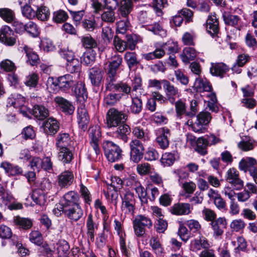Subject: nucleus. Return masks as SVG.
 I'll return each instance as SVG.
<instances>
[{
	"label": "nucleus",
	"mask_w": 257,
	"mask_h": 257,
	"mask_svg": "<svg viewBox=\"0 0 257 257\" xmlns=\"http://www.w3.org/2000/svg\"><path fill=\"white\" fill-rule=\"evenodd\" d=\"M127 119L126 114L115 108H110L106 114V125L108 128L116 127L124 123Z\"/></svg>",
	"instance_id": "nucleus-1"
},
{
	"label": "nucleus",
	"mask_w": 257,
	"mask_h": 257,
	"mask_svg": "<svg viewBox=\"0 0 257 257\" xmlns=\"http://www.w3.org/2000/svg\"><path fill=\"white\" fill-rule=\"evenodd\" d=\"M135 235L138 237L143 236L146 229L151 228L153 223L151 219L144 215H137L133 221Z\"/></svg>",
	"instance_id": "nucleus-2"
},
{
	"label": "nucleus",
	"mask_w": 257,
	"mask_h": 257,
	"mask_svg": "<svg viewBox=\"0 0 257 257\" xmlns=\"http://www.w3.org/2000/svg\"><path fill=\"white\" fill-rule=\"evenodd\" d=\"M103 148L105 155L109 162H115L122 159L121 149L112 142L109 141L104 142Z\"/></svg>",
	"instance_id": "nucleus-3"
},
{
	"label": "nucleus",
	"mask_w": 257,
	"mask_h": 257,
	"mask_svg": "<svg viewBox=\"0 0 257 257\" xmlns=\"http://www.w3.org/2000/svg\"><path fill=\"white\" fill-rule=\"evenodd\" d=\"M122 63V57L116 53L112 55L107 62V67L105 68L106 81L114 78H117V72Z\"/></svg>",
	"instance_id": "nucleus-4"
},
{
	"label": "nucleus",
	"mask_w": 257,
	"mask_h": 257,
	"mask_svg": "<svg viewBox=\"0 0 257 257\" xmlns=\"http://www.w3.org/2000/svg\"><path fill=\"white\" fill-rule=\"evenodd\" d=\"M131 160L138 163L143 158L145 148L142 143L138 139L132 140L130 144Z\"/></svg>",
	"instance_id": "nucleus-5"
},
{
	"label": "nucleus",
	"mask_w": 257,
	"mask_h": 257,
	"mask_svg": "<svg viewBox=\"0 0 257 257\" xmlns=\"http://www.w3.org/2000/svg\"><path fill=\"white\" fill-rule=\"evenodd\" d=\"M162 84L167 100L171 104H174L176 99L181 95L180 90L177 87L166 79L162 80Z\"/></svg>",
	"instance_id": "nucleus-6"
},
{
	"label": "nucleus",
	"mask_w": 257,
	"mask_h": 257,
	"mask_svg": "<svg viewBox=\"0 0 257 257\" xmlns=\"http://www.w3.org/2000/svg\"><path fill=\"white\" fill-rule=\"evenodd\" d=\"M212 117L209 112H200L197 116L196 121L192 124V130L196 133H203L205 130L204 126L208 124Z\"/></svg>",
	"instance_id": "nucleus-7"
},
{
	"label": "nucleus",
	"mask_w": 257,
	"mask_h": 257,
	"mask_svg": "<svg viewBox=\"0 0 257 257\" xmlns=\"http://www.w3.org/2000/svg\"><path fill=\"white\" fill-rule=\"evenodd\" d=\"M90 144L93 148L96 155L100 153L99 142L101 138L100 128L98 125H94L88 130Z\"/></svg>",
	"instance_id": "nucleus-8"
},
{
	"label": "nucleus",
	"mask_w": 257,
	"mask_h": 257,
	"mask_svg": "<svg viewBox=\"0 0 257 257\" xmlns=\"http://www.w3.org/2000/svg\"><path fill=\"white\" fill-rule=\"evenodd\" d=\"M58 87L60 91L65 93H69L70 90H73L76 80L74 79L72 75L66 74L58 77Z\"/></svg>",
	"instance_id": "nucleus-9"
},
{
	"label": "nucleus",
	"mask_w": 257,
	"mask_h": 257,
	"mask_svg": "<svg viewBox=\"0 0 257 257\" xmlns=\"http://www.w3.org/2000/svg\"><path fill=\"white\" fill-rule=\"evenodd\" d=\"M0 42L8 46H13L16 44V36L10 27L5 25L0 29Z\"/></svg>",
	"instance_id": "nucleus-10"
},
{
	"label": "nucleus",
	"mask_w": 257,
	"mask_h": 257,
	"mask_svg": "<svg viewBox=\"0 0 257 257\" xmlns=\"http://www.w3.org/2000/svg\"><path fill=\"white\" fill-rule=\"evenodd\" d=\"M225 179L236 190H240L243 186V181L240 178L238 171L234 168L227 170Z\"/></svg>",
	"instance_id": "nucleus-11"
},
{
	"label": "nucleus",
	"mask_w": 257,
	"mask_h": 257,
	"mask_svg": "<svg viewBox=\"0 0 257 257\" xmlns=\"http://www.w3.org/2000/svg\"><path fill=\"white\" fill-rule=\"evenodd\" d=\"M117 78H114L106 81V89L109 91H119L126 94L131 93L132 88L126 83H116Z\"/></svg>",
	"instance_id": "nucleus-12"
},
{
	"label": "nucleus",
	"mask_w": 257,
	"mask_h": 257,
	"mask_svg": "<svg viewBox=\"0 0 257 257\" xmlns=\"http://www.w3.org/2000/svg\"><path fill=\"white\" fill-rule=\"evenodd\" d=\"M65 208V215L72 222H76L83 215V211L80 204L67 207Z\"/></svg>",
	"instance_id": "nucleus-13"
},
{
	"label": "nucleus",
	"mask_w": 257,
	"mask_h": 257,
	"mask_svg": "<svg viewBox=\"0 0 257 257\" xmlns=\"http://www.w3.org/2000/svg\"><path fill=\"white\" fill-rule=\"evenodd\" d=\"M157 136L156 140L159 147L163 150L167 149L169 145L170 130L167 128H160L157 132Z\"/></svg>",
	"instance_id": "nucleus-14"
},
{
	"label": "nucleus",
	"mask_w": 257,
	"mask_h": 257,
	"mask_svg": "<svg viewBox=\"0 0 257 257\" xmlns=\"http://www.w3.org/2000/svg\"><path fill=\"white\" fill-rule=\"evenodd\" d=\"M77 120L79 128L83 131L86 130L90 121V118L88 111L83 105H80L78 108Z\"/></svg>",
	"instance_id": "nucleus-15"
},
{
	"label": "nucleus",
	"mask_w": 257,
	"mask_h": 257,
	"mask_svg": "<svg viewBox=\"0 0 257 257\" xmlns=\"http://www.w3.org/2000/svg\"><path fill=\"white\" fill-rule=\"evenodd\" d=\"M103 74L102 69L98 67L94 66L90 69L88 76L92 85L99 86L103 80Z\"/></svg>",
	"instance_id": "nucleus-16"
},
{
	"label": "nucleus",
	"mask_w": 257,
	"mask_h": 257,
	"mask_svg": "<svg viewBox=\"0 0 257 257\" xmlns=\"http://www.w3.org/2000/svg\"><path fill=\"white\" fill-rule=\"evenodd\" d=\"M79 196L73 191H70L65 193L61 200L62 205L65 207L72 206L80 204L79 203Z\"/></svg>",
	"instance_id": "nucleus-17"
},
{
	"label": "nucleus",
	"mask_w": 257,
	"mask_h": 257,
	"mask_svg": "<svg viewBox=\"0 0 257 257\" xmlns=\"http://www.w3.org/2000/svg\"><path fill=\"white\" fill-rule=\"evenodd\" d=\"M117 7L118 18H128L133 8L132 0H121Z\"/></svg>",
	"instance_id": "nucleus-18"
},
{
	"label": "nucleus",
	"mask_w": 257,
	"mask_h": 257,
	"mask_svg": "<svg viewBox=\"0 0 257 257\" xmlns=\"http://www.w3.org/2000/svg\"><path fill=\"white\" fill-rule=\"evenodd\" d=\"M192 208L188 203H177L174 204L170 208V212L172 214L178 216L186 215L191 212Z\"/></svg>",
	"instance_id": "nucleus-19"
},
{
	"label": "nucleus",
	"mask_w": 257,
	"mask_h": 257,
	"mask_svg": "<svg viewBox=\"0 0 257 257\" xmlns=\"http://www.w3.org/2000/svg\"><path fill=\"white\" fill-rule=\"evenodd\" d=\"M206 29L211 36L217 35L219 32V22L215 14L208 16L206 23Z\"/></svg>",
	"instance_id": "nucleus-20"
},
{
	"label": "nucleus",
	"mask_w": 257,
	"mask_h": 257,
	"mask_svg": "<svg viewBox=\"0 0 257 257\" xmlns=\"http://www.w3.org/2000/svg\"><path fill=\"white\" fill-rule=\"evenodd\" d=\"M117 127L116 131L113 133L114 137L126 143L128 140V135L131 132L130 127L125 122L119 124Z\"/></svg>",
	"instance_id": "nucleus-21"
},
{
	"label": "nucleus",
	"mask_w": 257,
	"mask_h": 257,
	"mask_svg": "<svg viewBox=\"0 0 257 257\" xmlns=\"http://www.w3.org/2000/svg\"><path fill=\"white\" fill-rule=\"evenodd\" d=\"M74 180L73 173L69 171H65L59 175L58 183L61 188H67L72 184Z\"/></svg>",
	"instance_id": "nucleus-22"
},
{
	"label": "nucleus",
	"mask_w": 257,
	"mask_h": 257,
	"mask_svg": "<svg viewBox=\"0 0 257 257\" xmlns=\"http://www.w3.org/2000/svg\"><path fill=\"white\" fill-rule=\"evenodd\" d=\"M43 127L46 134L53 135L59 130V124L56 119L50 117L44 122Z\"/></svg>",
	"instance_id": "nucleus-23"
},
{
	"label": "nucleus",
	"mask_w": 257,
	"mask_h": 257,
	"mask_svg": "<svg viewBox=\"0 0 257 257\" xmlns=\"http://www.w3.org/2000/svg\"><path fill=\"white\" fill-rule=\"evenodd\" d=\"M229 70L228 67L224 63H212L210 68V73L215 76L222 78Z\"/></svg>",
	"instance_id": "nucleus-24"
},
{
	"label": "nucleus",
	"mask_w": 257,
	"mask_h": 257,
	"mask_svg": "<svg viewBox=\"0 0 257 257\" xmlns=\"http://www.w3.org/2000/svg\"><path fill=\"white\" fill-rule=\"evenodd\" d=\"M226 224V219L223 217H219L211 222V227L213 231V236L215 237L221 236L223 233V228Z\"/></svg>",
	"instance_id": "nucleus-25"
},
{
	"label": "nucleus",
	"mask_w": 257,
	"mask_h": 257,
	"mask_svg": "<svg viewBox=\"0 0 257 257\" xmlns=\"http://www.w3.org/2000/svg\"><path fill=\"white\" fill-rule=\"evenodd\" d=\"M55 102L59 106L62 111L65 113L71 114L74 110V107L72 104L65 98L57 96L54 99Z\"/></svg>",
	"instance_id": "nucleus-26"
},
{
	"label": "nucleus",
	"mask_w": 257,
	"mask_h": 257,
	"mask_svg": "<svg viewBox=\"0 0 257 257\" xmlns=\"http://www.w3.org/2000/svg\"><path fill=\"white\" fill-rule=\"evenodd\" d=\"M75 95L80 100L85 101L87 98V91L85 84L82 81H76L73 90H71Z\"/></svg>",
	"instance_id": "nucleus-27"
},
{
	"label": "nucleus",
	"mask_w": 257,
	"mask_h": 257,
	"mask_svg": "<svg viewBox=\"0 0 257 257\" xmlns=\"http://www.w3.org/2000/svg\"><path fill=\"white\" fill-rule=\"evenodd\" d=\"M149 244L153 251L157 256L163 255L164 253V249L158 237L152 236L149 240Z\"/></svg>",
	"instance_id": "nucleus-28"
},
{
	"label": "nucleus",
	"mask_w": 257,
	"mask_h": 257,
	"mask_svg": "<svg viewBox=\"0 0 257 257\" xmlns=\"http://www.w3.org/2000/svg\"><path fill=\"white\" fill-rule=\"evenodd\" d=\"M256 160L252 158L242 159L239 163V169L245 172L248 171L250 174L251 170H255L257 167Z\"/></svg>",
	"instance_id": "nucleus-29"
},
{
	"label": "nucleus",
	"mask_w": 257,
	"mask_h": 257,
	"mask_svg": "<svg viewBox=\"0 0 257 257\" xmlns=\"http://www.w3.org/2000/svg\"><path fill=\"white\" fill-rule=\"evenodd\" d=\"M73 157L72 153L68 148L59 149L58 159L64 164L70 163Z\"/></svg>",
	"instance_id": "nucleus-30"
},
{
	"label": "nucleus",
	"mask_w": 257,
	"mask_h": 257,
	"mask_svg": "<svg viewBox=\"0 0 257 257\" xmlns=\"http://www.w3.org/2000/svg\"><path fill=\"white\" fill-rule=\"evenodd\" d=\"M71 142L69 135L66 133H60L57 137L56 145L59 149L67 148Z\"/></svg>",
	"instance_id": "nucleus-31"
},
{
	"label": "nucleus",
	"mask_w": 257,
	"mask_h": 257,
	"mask_svg": "<svg viewBox=\"0 0 257 257\" xmlns=\"http://www.w3.org/2000/svg\"><path fill=\"white\" fill-rule=\"evenodd\" d=\"M114 229L119 236V243L121 252L124 255L127 256V250L125 246L124 239L122 236L121 224L120 222L117 220H114Z\"/></svg>",
	"instance_id": "nucleus-32"
},
{
	"label": "nucleus",
	"mask_w": 257,
	"mask_h": 257,
	"mask_svg": "<svg viewBox=\"0 0 257 257\" xmlns=\"http://www.w3.org/2000/svg\"><path fill=\"white\" fill-rule=\"evenodd\" d=\"M33 114L39 120H43L49 116L48 109L43 105H37L34 106Z\"/></svg>",
	"instance_id": "nucleus-33"
},
{
	"label": "nucleus",
	"mask_w": 257,
	"mask_h": 257,
	"mask_svg": "<svg viewBox=\"0 0 257 257\" xmlns=\"http://www.w3.org/2000/svg\"><path fill=\"white\" fill-rule=\"evenodd\" d=\"M196 56L197 52L194 48L186 47L184 49L181 55V58L184 63L188 64L191 60H194Z\"/></svg>",
	"instance_id": "nucleus-34"
},
{
	"label": "nucleus",
	"mask_w": 257,
	"mask_h": 257,
	"mask_svg": "<svg viewBox=\"0 0 257 257\" xmlns=\"http://www.w3.org/2000/svg\"><path fill=\"white\" fill-rule=\"evenodd\" d=\"M124 59L130 70L140 63L137 58V55L135 52H126L124 55Z\"/></svg>",
	"instance_id": "nucleus-35"
},
{
	"label": "nucleus",
	"mask_w": 257,
	"mask_h": 257,
	"mask_svg": "<svg viewBox=\"0 0 257 257\" xmlns=\"http://www.w3.org/2000/svg\"><path fill=\"white\" fill-rule=\"evenodd\" d=\"M224 23L228 25L239 26L240 24V19L238 16L231 15L228 12H224L222 15Z\"/></svg>",
	"instance_id": "nucleus-36"
},
{
	"label": "nucleus",
	"mask_w": 257,
	"mask_h": 257,
	"mask_svg": "<svg viewBox=\"0 0 257 257\" xmlns=\"http://www.w3.org/2000/svg\"><path fill=\"white\" fill-rule=\"evenodd\" d=\"M194 86L197 91L200 92H210L212 89V87L210 83L206 80H204L200 78L196 79L194 83Z\"/></svg>",
	"instance_id": "nucleus-37"
},
{
	"label": "nucleus",
	"mask_w": 257,
	"mask_h": 257,
	"mask_svg": "<svg viewBox=\"0 0 257 257\" xmlns=\"http://www.w3.org/2000/svg\"><path fill=\"white\" fill-rule=\"evenodd\" d=\"M14 222L19 228L23 229H30L33 225L32 221L30 219L19 216L14 218Z\"/></svg>",
	"instance_id": "nucleus-38"
},
{
	"label": "nucleus",
	"mask_w": 257,
	"mask_h": 257,
	"mask_svg": "<svg viewBox=\"0 0 257 257\" xmlns=\"http://www.w3.org/2000/svg\"><path fill=\"white\" fill-rule=\"evenodd\" d=\"M87 235L89 239L91 241H94V232L95 228H97V225L94 223L92 219V215L89 214L86 221Z\"/></svg>",
	"instance_id": "nucleus-39"
},
{
	"label": "nucleus",
	"mask_w": 257,
	"mask_h": 257,
	"mask_svg": "<svg viewBox=\"0 0 257 257\" xmlns=\"http://www.w3.org/2000/svg\"><path fill=\"white\" fill-rule=\"evenodd\" d=\"M96 53L93 50L85 52L81 57V62L85 65H91L95 61Z\"/></svg>",
	"instance_id": "nucleus-40"
},
{
	"label": "nucleus",
	"mask_w": 257,
	"mask_h": 257,
	"mask_svg": "<svg viewBox=\"0 0 257 257\" xmlns=\"http://www.w3.org/2000/svg\"><path fill=\"white\" fill-rule=\"evenodd\" d=\"M118 18L117 14L116 15L114 10H112L104 11L101 16L102 21L107 23H113Z\"/></svg>",
	"instance_id": "nucleus-41"
},
{
	"label": "nucleus",
	"mask_w": 257,
	"mask_h": 257,
	"mask_svg": "<svg viewBox=\"0 0 257 257\" xmlns=\"http://www.w3.org/2000/svg\"><path fill=\"white\" fill-rule=\"evenodd\" d=\"M175 111L176 116L179 118H181L183 115H187V111H186V105L185 102L182 99H179L175 101Z\"/></svg>",
	"instance_id": "nucleus-42"
},
{
	"label": "nucleus",
	"mask_w": 257,
	"mask_h": 257,
	"mask_svg": "<svg viewBox=\"0 0 257 257\" xmlns=\"http://www.w3.org/2000/svg\"><path fill=\"white\" fill-rule=\"evenodd\" d=\"M82 46L86 49L92 50L97 46L96 41L90 35L83 36L81 38Z\"/></svg>",
	"instance_id": "nucleus-43"
},
{
	"label": "nucleus",
	"mask_w": 257,
	"mask_h": 257,
	"mask_svg": "<svg viewBox=\"0 0 257 257\" xmlns=\"http://www.w3.org/2000/svg\"><path fill=\"white\" fill-rule=\"evenodd\" d=\"M0 17L6 22L11 23L15 19V14L11 9L3 8L0 9Z\"/></svg>",
	"instance_id": "nucleus-44"
},
{
	"label": "nucleus",
	"mask_w": 257,
	"mask_h": 257,
	"mask_svg": "<svg viewBox=\"0 0 257 257\" xmlns=\"http://www.w3.org/2000/svg\"><path fill=\"white\" fill-rule=\"evenodd\" d=\"M58 84V78L54 79V78L49 77L47 81L46 89L50 93H56L60 91Z\"/></svg>",
	"instance_id": "nucleus-45"
},
{
	"label": "nucleus",
	"mask_w": 257,
	"mask_h": 257,
	"mask_svg": "<svg viewBox=\"0 0 257 257\" xmlns=\"http://www.w3.org/2000/svg\"><path fill=\"white\" fill-rule=\"evenodd\" d=\"M132 100L131 111L135 114L139 113L142 109L143 104L142 100L138 96H132Z\"/></svg>",
	"instance_id": "nucleus-46"
},
{
	"label": "nucleus",
	"mask_w": 257,
	"mask_h": 257,
	"mask_svg": "<svg viewBox=\"0 0 257 257\" xmlns=\"http://www.w3.org/2000/svg\"><path fill=\"white\" fill-rule=\"evenodd\" d=\"M153 170L154 169L152 166L148 163L139 164L137 167V171L141 176H145L152 173Z\"/></svg>",
	"instance_id": "nucleus-47"
},
{
	"label": "nucleus",
	"mask_w": 257,
	"mask_h": 257,
	"mask_svg": "<svg viewBox=\"0 0 257 257\" xmlns=\"http://www.w3.org/2000/svg\"><path fill=\"white\" fill-rule=\"evenodd\" d=\"M21 11L23 16L28 19H33L37 15L36 11L33 9L29 4L22 6Z\"/></svg>",
	"instance_id": "nucleus-48"
},
{
	"label": "nucleus",
	"mask_w": 257,
	"mask_h": 257,
	"mask_svg": "<svg viewBox=\"0 0 257 257\" xmlns=\"http://www.w3.org/2000/svg\"><path fill=\"white\" fill-rule=\"evenodd\" d=\"M66 67L67 71L71 73H78L80 71V63L77 58L67 62Z\"/></svg>",
	"instance_id": "nucleus-49"
},
{
	"label": "nucleus",
	"mask_w": 257,
	"mask_h": 257,
	"mask_svg": "<svg viewBox=\"0 0 257 257\" xmlns=\"http://www.w3.org/2000/svg\"><path fill=\"white\" fill-rule=\"evenodd\" d=\"M196 151L201 155H205L207 154V147L208 146L207 144L205 137H200L196 141Z\"/></svg>",
	"instance_id": "nucleus-50"
},
{
	"label": "nucleus",
	"mask_w": 257,
	"mask_h": 257,
	"mask_svg": "<svg viewBox=\"0 0 257 257\" xmlns=\"http://www.w3.org/2000/svg\"><path fill=\"white\" fill-rule=\"evenodd\" d=\"M25 32H27L32 37H36L39 35L40 31L39 28L34 22L30 21L25 24Z\"/></svg>",
	"instance_id": "nucleus-51"
},
{
	"label": "nucleus",
	"mask_w": 257,
	"mask_h": 257,
	"mask_svg": "<svg viewBox=\"0 0 257 257\" xmlns=\"http://www.w3.org/2000/svg\"><path fill=\"white\" fill-rule=\"evenodd\" d=\"M36 17L42 21H47L50 16V12L46 7H40L36 11Z\"/></svg>",
	"instance_id": "nucleus-52"
},
{
	"label": "nucleus",
	"mask_w": 257,
	"mask_h": 257,
	"mask_svg": "<svg viewBox=\"0 0 257 257\" xmlns=\"http://www.w3.org/2000/svg\"><path fill=\"white\" fill-rule=\"evenodd\" d=\"M176 158L174 154L172 153H165L163 154L161 162L164 166H170L173 164Z\"/></svg>",
	"instance_id": "nucleus-53"
},
{
	"label": "nucleus",
	"mask_w": 257,
	"mask_h": 257,
	"mask_svg": "<svg viewBox=\"0 0 257 257\" xmlns=\"http://www.w3.org/2000/svg\"><path fill=\"white\" fill-rule=\"evenodd\" d=\"M135 190L142 202V204H147L148 197L146 189L142 186L141 184L135 187Z\"/></svg>",
	"instance_id": "nucleus-54"
},
{
	"label": "nucleus",
	"mask_w": 257,
	"mask_h": 257,
	"mask_svg": "<svg viewBox=\"0 0 257 257\" xmlns=\"http://www.w3.org/2000/svg\"><path fill=\"white\" fill-rule=\"evenodd\" d=\"M30 240L38 245H41L43 243V237L41 233L38 230H33L29 235Z\"/></svg>",
	"instance_id": "nucleus-55"
},
{
	"label": "nucleus",
	"mask_w": 257,
	"mask_h": 257,
	"mask_svg": "<svg viewBox=\"0 0 257 257\" xmlns=\"http://www.w3.org/2000/svg\"><path fill=\"white\" fill-rule=\"evenodd\" d=\"M68 16L66 12L63 10H58L53 13V20L56 23H61L66 21Z\"/></svg>",
	"instance_id": "nucleus-56"
},
{
	"label": "nucleus",
	"mask_w": 257,
	"mask_h": 257,
	"mask_svg": "<svg viewBox=\"0 0 257 257\" xmlns=\"http://www.w3.org/2000/svg\"><path fill=\"white\" fill-rule=\"evenodd\" d=\"M186 225L189 228L190 231L194 233H199L201 225L197 220L190 219L186 222Z\"/></svg>",
	"instance_id": "nucleus-57"
},
{
	"label": "nucleus",
	"mask_w": 257,
	"mask_h": 257,
	"mask_svg": "<svg viewBox=\"0 0 257 257\" xmlns=\"http://www.w3.org/2000/svg\"><path fill=\"white\" fill-rule=\"evenodd\" d=\"M39 76L37 74L32 73L26 77L25 84L30 87H35L38 82Z\"/></svg>",
	"instance_id": "nucleus-58"
},
{
	"label": "nucleus",
	"mask_w": 257,
	"mask_h": 257,
	"mask_svg": "<svg viewBox=\"0 0 257 257\" xmlns=\"http://www.w3.org/2000/svg\"><path fill=\"white\" fill-rule=\"evenodd\" d=\"M178 234L183 241L186 242L190 238V233L187 227L182 223H180Z\"/></svg>",
	"instance_id": "nucleus-59"
},
{
	"label": "nucleus",
	"mask_w": 257,
	"mask_h": 257,
	"mask_svg": "<svg viewBox=\"0 0 257 257\" xmlns=\"http://www.w3.org/2000/svg\"><path fill=\"white\" fill-rule=\"evenodd\" d=\"M58 253L60 255L66 254L69 249L68 243L65 240H61L57 243Z\"/></svg>",
	"instance_id": "nucleus-60"
},
{
	"label": "nucleus",
	"mask_w": 257,
	"mask_h": 257,
	"mask_svg": "<svg viewBox=\"0 0 257 257\" xmlns=\"http://www.w3.org/2000/svg\"><path fill=\"white\" fill-rule=\"evenodd\" d=\"M113 45L116 50L119 52H123L126 49L125 42L121 40L118 36H115L113 39Z\"/></svg>",
	"instance_id": "nucleus-61"
},
{
	"label": "nucleus",
	"mask_w": 257,
	"mask_h": 257,
	"mask_svg": "<svg viewBox=\"0 0 257 257\" xmlns=\"http://www.w3.org/2000/svg\"><path fill=\"white\" fill-rule=\"evenodd\" d=\"M174 75L176 80L181 84L187 85L189 83L188 77L180 69H177L175 71Z\"/></svg>",
	"instance_id": "nucleus-62"
},
{
	"label": "nucleus",
	"mask_w": 257,
	"mask_h": 257,
	"mask_svg": "<svg viewBox=\"0 0 257 257\" xmlns=\"http://www.w3.org/2000/svg\"><path fill=\"white\" fill-rule=\"evenodd\" d=\"M120 98L119 94L110 93L106 95L104 98V103L108 105L115 104Z\"/></svg>",
	"instance_id": "nucleus-63"
},
{
	"label": "nucleus",
	"mask_w": 257,
	"mask_h": 257,
	"mask_svg": "<svg viewBox=\"0 0 257 257\" xmlns=\"http://www.w3.org/2000/svg\"><path fill=\"white\" fill-rule=\"evenodd\" d=\"M202 216L203 218L207 221H213L215 220L216 217V214L215 212L208 208H204L202 211Z\"/></svg>",
	"instance_id": "nucleus-64"
}]
</instances>
